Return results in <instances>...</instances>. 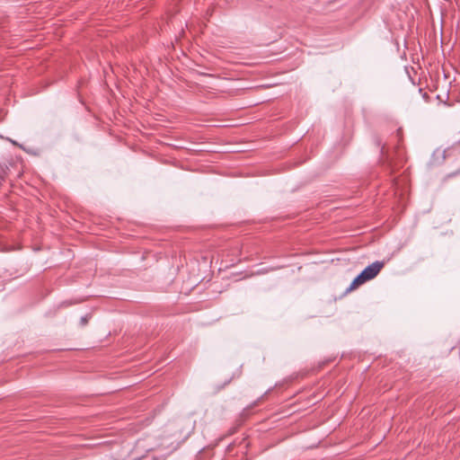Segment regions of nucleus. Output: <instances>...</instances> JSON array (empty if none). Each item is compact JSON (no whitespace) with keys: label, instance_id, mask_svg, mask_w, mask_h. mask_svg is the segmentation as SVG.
<instances>
[{"label":"nucleus","instance_id":"f257e3e1","mask_svg":"<svg viewBox=\"0 0 460 460\" xmlns=\"http://www.w3.org/2000/svg\"><path fill=\"white\" fill-rule=\"evenodd\" d=\"M385 267V262L381 261H376L372 264L368 265L365 268L361 273L367 279V280L373 279L375 277L378 275L381 270Z\"/></svg>","mask_w":460,"mask_h":460},{"label":"nucleus","instance_id":"f03ea898","mask_svg":"<svg viewBox=\"0 0 460 460\" xmlns=\"http://www.w3.org/2000/svg\"><path fill=\"white\" fill-rule=\"evenodd\" d=\"M368 281L367 279L360 272L354 280L351 282L349 288H348L349 291H351L360 285L364 284L365 282Z\"/></svg>","mask_w":460,"mask_h":460},{"label":"nucleus","instance_id":"7ed1b4c3","mask_svg":"<svg viewBox=\"0 0 460 460\" xmlns=\"http://www.w3.org/2000/svg\"><path fill=\"white\" fill-rule=\"evenodd\" d=\"M368 281L367 279L360 272L354 280L351 282L349 288H348L349 291H351L360 285L364 284L365 282Z\"/></svg>","mask_w":460,"mask_h":460},{"label":"nucleus","instance_id":"20e7f679","mask_svg":"<svg viewBox=\"0 0 460 460\" xmlns=\"http://www.w3.org/2000/svg\"><path fill=\"white\" fill-rule=\"evenodd\" d=\"M81 321H82L83 324H86V323H87L86 317H82Z\"/></svg>","mask_w":460,"mask_h":460},{"label":"nucleus","instance_id":"39448f33","mask_svg":"<svg viewBox=\"0 0 460 460\" xmlns=\"http://www.w3.org/2000/svg\"><path fill=\"white\" fill-rule=\"evenodd\" d=\"M236 429H237V427H235L234 429H233L231 430L230 434H234V433L235 432Z\"/></svg>","mask_w":460,"mask_h":460}]
</instances>
